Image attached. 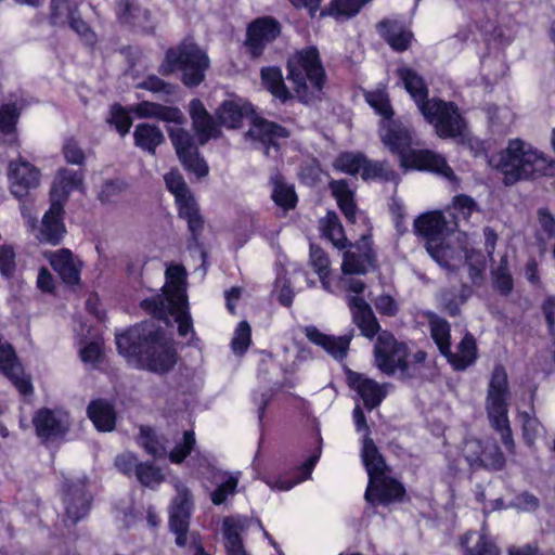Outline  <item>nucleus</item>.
<instances>
[{
    "instance_id": "61",
    "label": "nucleus",
    "mask_w": 555,
    "mask_h": 555,
    "mask_svg": "<svg viewBox=\"0 0 555 555\" xmlns=\"http://www.w3.org/2000/svg\"><path fill=\"white\" fill-rule=\"evenodd\" d=\"M140 441L143 449L152 456L162 457L166 454L165 447L159 442L152 428L141 426Z\"/></svg>"
},
{
    "instance_id": "27",
    "label": "nucleus",
    "mask_w": 555,
    "mask_h": 555,
    "mask_svg": "<svg viewBox=\"0 0 555 555\" xmlns=\"http://www.w3.org/2000/svg\"><path fill=\"white\" fill-rule=\"evenodd\" d=\"M328 189L347 223L354 224L359 208L356 202V192L350 189L348 181L346 179H332L328 182Z\"/></svg>"
},
{
    "instance_id": "45",
    "label": "nucleus",
    "mask_w": 555,
    "mask_h": 555,
    "mask_svg": "<svg viewBox=\"0 0 555 555\" xmlns=\"http://www.w3.org/2000/svg\"><path fill=\"white\" fill-rule=\"evenodd\" d=\"M218 124L228 129H238L242 126L245 112L243 106L233 100H224L216 111Z\"/></svg>"
},
{
    "instance_id": "26",
    "label": "nucleus",
    "mask_w": 555,
    "mask_h": 555,
    "mask_svg": "<svg viewBox=\"0 0 555 555\" xmlns=\"http://www.w3.org/2000/svg\"><path fill=\"white\" fill-rule=\"evenodd\" d=\"M350 309L352 322L360 330L363 337L372 340L383 332L372 307L362 297H352L350 300Z\"/></svg>"
},
{
    "instance_id": "56",
    "label": "nucleus",
    "mask_w": 555,
    "mask_h": 555,
    "mask_svg": "<svg viewBox=\"0 0 555 555\" xmlns=\"http://www.w3.org/2000/svg\"><path fill=\"white\" fill-rule=\"evenodd\" d=\"M251 344V327L245 320L238 322L231 340L232 351L237 356H243Z\"/></svg>"
},
{
    "instance_id": "9",
    "label": "nucleus",
    "mask_w": 555,
    "mask_h": 555,
    "mask_svg": "<svg viewBox=\"0 0 555 555\" xmlns=\"http://www.w3.org/2000/svg\"><path fill=\"white\" fill-rule=\"evenodd\" d=\"M167 131L176 154L183 167L188 171L195 173L197 178L206 177L209 172L208 165L199 155L191 133L181 127L168 128Z\"/></svg>"
},
{
    "instance_id": "54",
    "label": "nucleus",
    "mask_w": 555,
    "mask_h": 555,
    "mask_svg": "<svg viewBox=\"0 0 555 555\" xmlns=\"http://www.w3.org/2000/svg\"><path fill=\"white\" fill-rule=\"evenodd\" d=\"M177 495L173 498L170 505V513L192 516L193 509V495L191 490L182 482L176 485Z\"/></svg>"
},
{
    "instance_id": "7",
    "label": "nucleus",
    "mask_w": 555,
    "mask_h": 555,
    "mask_svg": "<svg viewBox=\"0 0 555 555\" xmlns=\"http://www.w3.org/2000/svg\"><path fill=\"white\" fill-rule=\"evenodd\" d=\"M65 522L77 525L90 513L93 496L89 491L87 476L64 478L60 487Z\"/></svg>"
},
{
    "instance_id": "35",
    "label": "nucleus",
    "mask_w": 555,
    "mask_h": 555,
    "mask_svg": "<svg viewBox=\"0 0 555 555\" xmlns=\"http://www.w3.org/2000/svg\"><path fill=\"white\" fill-rule=\"evenodd\" d=\"M272 186L271 199L285 211L293 210L298 204V196L293 184H288L285 177L279 171H274L269 180Z\"/></svg>"
},
{
    "instance_id": "3",
    "label": "nucleus",
    "mask_w": 555,
    "mask_h": 555,
    "mask_svg": "<svg viewBox=\"0 0 555 555\" xmlns=\"http://www.w3.org/2000/svg\"><path fill=\"white\" fill-rule=\"evenodd\" d=\"M500 167L505 184L555 176V159L530 145L526 146L520 139L508 142L506 150L502 153Z\"/></svg>"
},
{
    "instance_id": "1",
    "label": "nucleus",
    "mask_w": 555,
    "mask_h": 555,
    "mask_svg": "<svg viewBox=\"0 0 555 555\" xmlns=\"http://www.w3.org/2000/svg\"><path fill=\"white\" fill-rule=\"evenodd\" d=\"M119 356L138 369L157 375L170 373L180 357L176 341L157 323L138 322L115 334Z\"/></svg>"
},
{
    "instance_id": "59",
    "label": "nucleus",
    "mask_w": 555,
    "mask_h": 555,
    "mask_svg": "<svg viewBox=\"0 0 555 555\" xmlns=\"http://www.w3.org/2000/svg\"><path fill=\"white\" fill-rule=\"evenodd\" d=\"M222 474L227 476V479L218 485V487L210 493V500L216 506L224 504L230 495L235 494L238 486L237 477L228 475V473Z\"/></svg>"
},
{
    "instance_id": "40",
    "label": "nucleus",
    "mask_w": 555,
    "mask_h": 555,
    "mask_svg": "<svg viewBox=\"0 0 555 555\" xmlns=\"http://www.w3.org/2000/svg\"><path fill=\"white\" fill-rule=\"evenodd\" d=\"M424 317L428 321L430 337L436 344L439 352L444 354L450 353L451 347V325L450 323L439 317L434 311H425Z\"/></svg>"
},
{
    "instance_id": "15",
    "label": "nucleus",
    "mask_w": 555,
    "mask_h": 555,
    "mask_svg": "<svg viewBox=\"0 0 555 555\" xmlns=\"http://www.w3.org/2000/svg\"><path fill=\"white\" fill-rule=\"evenodd\" d=\"M8 178L11 194L22 202L28 196L30 190L40 184L41 172L39 168L20 156L18 159L9 163Z\"/></svg>"
},
{
    "instance_id": "23",
    "label": "nucleus",
    "mask_w": 555,
    "mask_h": 555,
    "mask_svg": "<svg viewBox=\"0 0 555 555\" xmlns=\"http://www.w3.org/2000/svg\"><path fill=\"white\" fill-rule=\"evenodd\" d=\"M248 134L259 141L268 152L270 147L275 151L280 150V139H287L289 137V130L284 126L266 119L264 117L257 116L251 120V128Z\"/></svg>"
},
{
    "instance_id": "16",
    "label": "nucleus",
    "mask_w": 555,
    "mask_h": 555,
    "mask_svg": "<svg viewBox=\"0 0 555 555\" xmlns=\"http://www.w3.org/2000/svg\"><path fill=\"white\" fill-rule=\"evenodd\" d=\"M65 206L61 201L50 199L49 209L44 212L38 230L37 238L42 244L60 245L66 233L64 223Z\"/></svg>"
},
{
    "instance_id": "33",
    "label": "nucleus",
    "mask_w": 555,
    "mask_h": 555,
    "mask_svg": "<svg viewBox=\"0 0 555 555\" xmlns=\"http://www.w3.org/2000/svg\"><path fill=\"white\" fill-rule=\"evenodd\" d=\"M457 353L452 352L444 354L448 362L454 371L462 372L473 365L478 359V347L474 335L469 332L462 337L457 345Z\"/></svg>"
},
{
    "instance_id": "47",
    "label": "nucleus",
    "mask_w": 555,
    "mask_h": 555,
    "mask_svg": "<svg viewBox=\"0 0 555 555\" xmlns=\"http://www.w3.org/2000/svg\"><path fill=\"white\" fill-rule=\"evenodd\" d=\"M363 162H365L364 153L344 151L336 156L332 166L335 171L356 177L361 172Z\"/></svg>"
},
{
    "instance_id": "29",
    "label": "nucleus",
    "mask_w": 555,
    "mask_h": 555,
    "mask_svg": "<svg viewBox=\"0 0 555 555\" xmlns=\"http://www.w3.org/2000/svg\"><path fill=\"white\" fill-rule=\"evenodd\" d=\"M314 442L315 447L312 450L311 454L308 456V459L304 463L295 467V477L292 479L278 477L274 481L275 488H278L279 490L287 491L291 490L296 485H298L299 482H302L311 477V474L315 465L318 464L322 453V437L319 433L314 438Z\"/></svg>"
},
{
    "instance_id": "11",
    "label": "nucleus",
    "mask_w": 555,
    "mask_h": 555,
    "mask_svg": "<svg viewBox=\"0 0 555 555\" xmlns=\"http://www.w3.org/2000/svg\"><path fill=\"white\" fill-rule=\"evenodd\" d=\"M400 165L404 169L430 172L440 176L451 182L457 180V177L454 170L448 164L447 158L433 150L412 149L405 155V157L402 158Z\"/></svg>"
},
{
    "instance_id": "22",
    "label": "nucleus",
    "mask_w": 555,
    "mask_h": 555,
    "mask_svg": "<svg viewBox=\"0 0 555 555\" xmlns=\"http://www.w3.org/2000/svg\"><path fill=\"white\" fill-rule=\"evenodd\" d=\"M376 29L383 40L397 53L409 50L414 40L413 31L396 20L384 18L377 23Z\"/></svg>"
},
{
    "instance_id": "48",
    "label": "nucleus",
    "mask_w": 555,
    "mask_h": 555,
    "mask_svg": "<svg viewBox=\"0 0 555 555\" xmlns=\"http://www.w3.org/2000/svg\"><path fill=\"white\" fill-rule=\"evenodd\" d=\"M169 304V313L175 318L176 323L178 324V335L180 337H186L190 333L195 334L193 326V319L189 308V300L185 302H168Z\"/></svg>"
},
{
    "instance_id": "28",
    "label": "nucleus",
    "mask_w": 555,
    "mask_h": 555,
    "mask_svg": "<svg viewBox=\"0 0 555 555\" xmlns=\"http://www.w3.org/2000/svg\"><path fill=\"white\" fill-rule=\"evenodd\" d=\"M396 75L420 109L430 101L427 82L415 69L409 66H401L397 68Z\"/></svg>"
},
{
    "instance_id": "60",
    "label": "nucleus",
    "mask_w": 555,
    "mask_h": 555,
    "mask_svg": "<svg viewBox=\"0 0 555 555\" xmlns=\"http://www.w3.org/2000/svg\"><path fill=\"white\" fill-rule=\"evenodd\" d=\"M360 173L363 181L388 180L390 171L387 169L385 162L372 160L365 155V162H363Z\"/></svg>"
},
{
    "instance_id": "13",
    "label": "nucleus",
    "mask_w": 555,
    "mask_h": 555,
    "mask_svg": "<svg viewBox=\"0 0 555 555\" xmlns=\"http://www.w3.org/2000/svg\"><path fill=\"white\" fill-rule=\"evenodd\" d=\"M446 227V218L438 210L422 214L414 220L415 233L426 240V249L436 260H439L444 254L442 234Z\"/></svg>"
},
{
    "instance_id": "43",
    "label": "nucleus",
    "mask_w": 555,
    "mask_h": 555,
    "mask_svg": "<svg viewBox=\"0 0 555 555\" xmlns=\"http://www.w3.org/2000/svg\"><path fill=\"white\" fill-rule=\"evenodd\" d=\"M361 457L369 477H371V473L373 472L378 474L383 473L384 470H390L385 457L379 452L374 440L367 435H365L363 438Z\"/></svg>"
},
{
    "instance_id": "12",
    "label": "nucleus",
    "mask_w": 555,
    "mask_h": 555,
    "mask_svg": "<svg viewBox=\"0 0 555 555\" xmlns=\"http://www.w3.org/2000/svg\"><path fill=\"white\" fill-rule=\"evenodd\" d=\"M388 470L371 473L364 493L366 502L371 505H388L402 502L406 495L405 487L398 479L388 476Z\"/></svg>"
},
{
    "instance_id": "20",
    "label": "nucleus",
    "mask_w": 555,
    "mask_h": 555,
    "mask_svg": "<svg viewBox=\"0 0 555 555\" xmlns=\"http://www.w3.org/2000/svg\"><path fill=\"white\" fill-rule=\"evenodd\" d=\"M189 115L192 120V129L199 144L204 145L211 139H218L222 134L218 120L209 114L198 98L190 101Z\"/></svg>"
},
{
    "instance_id": "25",
    "label": "nucleus",
    "mask_w": 555,
    "mask_h": 555,
    "mask_svg": "<svg viewBox=\"0 0 555 555\" xmlns=\"http://www.w3.org/2000/svg\"><path fill=\"white\" fill-rule=\"evenodd\" d=\"M178 217L188 224L191 238L197 242L201 237L205 219L201 214L199 205L192 192L175 199Z\"/></svg>"
},
{
    "instance_id": "46",
    "label": "nucleus",
    "mask_w": 555,
    "mask_h": 555,
    "mask_svg": "<svg viewBox=\"0 0 555 555\" xmlns=\"http://www.w3.org/2000/svg\"><path fill=\"white\" fill-rule=\"evenodd\" d=\"M132 106H124L120 103H113L108 109V117L106 122L114 127L116 132L120 137H126L133 125V118L131 117Z\"/></svg>"
},
{
    "instance_id": "24",
    "label": "nucleus",
    "mask_w": 555,
    "mask_h": 555,
    "mask_svg": "<svg viewBox=\"0 0 555 555\" xmlns=\"http://www.w3.org/2000/svg\"><path fill=\"white\" fill-rule=\"evenodd\" d=\"M133 114L141 119L154 118L158 121L183 125L186 118L178 106L164 105L152 101H141L132 106Z\"/></svg>"
},
{
    "instance_id": "36",
    "label": "nucleus",
    "mask_w": 555,
    "mask_h": 555,
    "mask_svg": "<svg viewBox=\"0 0 555 555\" xmlns=\"http://www.w3.org/2000/svg\"><path fill=\"white\" fill-rule=\"evenodd\" d=\"M165 141V134L156 124L140 122L134 128V145L150 155H155L157 147Z\"/></svg>"
},
{
    "instance_id": "38",
    "label": "nucleus",
    "mask_w": 555,
    "mask_h": 555,
    "mask_svg": "<svg viewBox=\"0 0 555 555\" xmlns=\"http://www.w3.org/2000/svg\"><path fill=\"white\" fill-rule=\"evenodd\" d=\"M320 231L324 238L328 240L336 248L343 250L352 246L348 241L341 221L334 210H327L320 219Z\"/></svg>"
},
{
    "instance_id": "6",
    "label": "nucleus",
    "mask_w": 555,
    "mask_h": 555,
    "mask_svg": "<svg viewBox=\"0 0 555 555\" xmlns=\"http://www.w3.org/2000/svg\"><path fill=\"white\" fill-rule=\"evenodd\" d=\"M373 354L375 365L382 373L391 376L399 371L403 378L415 376L408 362L406 344L399 341L391 332L385 330L378 334Z\"/></svg>"
},
{
    "instance_id": "44",
    "label": "nucleus",
    "mask_w": 555,
    "mask_h": 555,
    "mask_svg": "<svg viewBox=\"0 0 555 555\" xmlns=\"http://www.w3.org/2000/svg\"><path fill=\"white\" fill-rule=\"evenodd\" d=\"M477 532L474 530L466 531L460 538V544L464 548V555H501V550L489 537L481 533L474 546H469L472 538Z\"/></svg>"
},
{
    "instance_id": "55",
    "label": "nucleus",
    "mask_w": 555,
    "mask_h": 555,
    "mask_svg": "<svg viewBox=\"0 0 555 555\" xmlns=\"http://www.w3.org/2000/svg\"><path fill=\"white\" fill-rule=\"evenodd\" d=\"M166 297L165 295H155L152 297L144 298L140 302V307L143 311L150 314L153 319L157 321H163L168 324V314L169 313V305L166 306Z\"/></svg>"
},
{
    "instance_id": "21",
    "label": "nucleus",
    "mask_w": 555,
    "mask_h": 555,
    "mask_svg": "<svg viewBox=\"0 0 555 555\" xmlns=\"http://www.w3.org/2000/svg\"><path fill=\"white\" fill-rule=\"evenodd\" d=\"M307 339L313 345L321 347L327 354L337 361L344 360L349 351L353 338V330L341 336L328 335L321 332L314 325L305 327Z\"/></svg>"
},
{
    "instance_id": "2",
    "label": "nucleus",
    "mask_w": 555,
    "mask_h": 555,
    "mask_svg": "<svg viewBox=\"0 0 555 555\" xmlns=\"http://www.w3.org/2000/svg\"><path fill=\"white\" fill-rule=\"evenodd\" d=\"M210 65L207 51L188 35L165 50L158 73L164 77L177 76L185 88L193 89L206 80Z\"/></svg>"
},
{
    "instance_id": "42",
    "label": "nucleus",
    "mask_w": 555,
    "mask_h": 555,
    "mask_svg": "<svg viewBox=\"0 0 555 555\" xmlns=\"http://www.w3.org/2000/svg\"><path fill=\"white\" fill-rule=\"evenodd\" d=\"M309 262L318 274L322 287L327 292L332 291L331 260L327 253L317 244H310Z\"/></svg>"
},
{
    "instance_id": "58",
    "label": "nucleus",
    "mask_w": 555,
    "mask_h": 555,
    "mask_svg": "<svg viewBox=\"0 0 555 555\" xmlns=\"http://www.w3.org/2000/svg\"><path fill=\"white\" fill-rule=\"evenodd\" d=\"M189 516H183L169 512V529L176 535V544L180 547H184L188 543V532L190 529Z\"/></svg>"
},
{
    "instance_id": "50",
    "label": "nucleus",
    "mask_w": 555,
    "mask_h": 555,
    "mask_svg": "<svg viewBox=\"0 0 555 555\" xmlns=\"http://www.w3.org/2000/svg\"><path fill=\"white\" fill-rule=\"evenodd\" d=\"M366 103L382 116V121L393 118L395 111L391 106L389 94L385 89H376L365 93Z\"/></svg>"
},
{
    "instance_id": "14",
    "label": "nucleus",
    "mask_w": 555,
    "mask_h": 555,
    "mask_svg": "<svg viewBox=\"0 0 555 555\" xmlns=\"http://www.w3.org/2000/svg\"><path fill=\"white\" fill-rule=\"evenodd\" d=\"M0 373L7 377L22 396H31V378L25 375L24 366L13 345L0 335Z\"/></svg>"
},
{
    "instance_id": "37",
    "label": "nucleus",
    "mask_w": 555,
    "mask_h": 555,
    "mask_svg": "<svg viewBox=\"0 0 555 555\" xmlns=\"http://www.w3.org/2000/svg\"><path fill=\"white\" fill-rule=\"evenodd\" d=\"M260 80L262 87L281 103H286L293 99V94L285 85L283 73L279 66H263L260 69Z\"/></svg>"
},
{
    "instance_id": "10",
    "label": "nucleus",
    "mask_w": 555,
    "mask_h": 555,
    "mask_svg": "<svg viewBox=\"0 0 555 555\" xmlns=\"http://www.w3.org/2000/svg\"><path fill=\"white\" fill-rule=\"evenodd\" d=\"M282 33L281 23L273 16H260L253 20L246 28L245 46L253 59L263 55L268 44L275 41Z\"/></svg>"
},
{
    "instance_id": "17",
    "label": "nucleus",
    "mask_w": 555,
    "mask_h": 555,
    "mask_svg": "<svg viewBox=\"0 0 555 555\" xmlns=\"http://www.w3.org/2000/svg\"><path fill=\"white\" fill-rule=\"evenodd\" d=\"M379 134L384 145L392 154L399 156L400 162L412 150V130L399 118L380 121Z\"/></svg>"
},
{
    "instance_id": "5",
    "label": "nucleus",
    "mask_w": 555,
    "mask_h": 555,
    "mask_svg": "<svg viewBox=\"0 0 555 555\" xmlns=\"http://www.w3.org/2000/svg\"><path fill=\"white\" fill-rule=\"evenodd\" d=\"M508 377L502 364L494 365L487 389L486 411L492 428L500 433L506 449L514 448L513 433L508 420Z\"/></svg>"
},
{
    "instance_id": "57",
    "label": "nucleus",
    "mask_w": 555,
    "mask_h": 555,
    "mask_svg": "<svg viewBox=\"0 0 555 555\" xmlns=\"http://www.w3.org/2000/svg\"><path fill=\"white\" fill-rule=\"evenodd\" d=\"M134 476L142 486L149 488L159 485L164 480L160 468L153 462H140Z\"/></svg>"
},
{
    "instance_id": "41",
    "label": "nucleus",
    "mask_w": 555,
    "mask_h": 555,
    "mask_svg": "<svg viewBox=\"0 0 555 555\" xmlns=\"http://www.w3.org/2000/svg\"><path fill=\"white\" fill-rule=\"evenodd\" d=\"M243 531L244 525L240 520L231 516L224 517L222 533L227 555H248L243 543Z\"/></svg>"
},
{
    "instance_id": "63",
    "label": "nucleus",
    "mask_w": 555,
    "mask_h": 555,
    "mask_svg": "<svg viewBox=\"0 0 555 555\" xmlns=\"http://www.w3.org/2000/svg\"><path fill=\"white\" fill-rule=\"evenodd\" d=\"M167 190L175 199L191 192L182 175L178 170H170L164 176Z\"/></svg>"
},
{
    "instance_id": "8",
    "label": "nucleus",
    "mask_w": 555,
    "mask_h": 555,
    "mask_svg": "<svg viewBox=\"0 0 555 555\" xmlns=\"http://www.w3.org/2000/svg\"><path fill=\"white\" fill-rule=\"evenodd\" d=\"M420 111L425 119L435 127L439 138L449 139L462 134L463 118L454 102L434 99Z\"/></svg>"
},
{
    "instance_id": "18",
    "label": "nucleus",
    "mask_w": 555,
    "mask_h": 555,
    "mask_svg": "<svg viewBox=\"0 0 555 555\" xmlns=\"http://www.w3.org/2000/svg\"><path fill=\"white\" fill-rule=\"evenodd\" d=\"M346 382L348 387L356 391L362 399L363 405L367 411L379 406L387 396V390L384 385H380L363 373L347 369Z\"/></svg>"
},
{
    "instance_id": "51",
    "label": "nucleus",
    "mask_w": 555,
    "mask_h": 555,
    "mask_svg": "<svg viewBox=\"0 0 555 555\" xmlns=\"http://www.w3.org/2000/svg\"><path fill=\"white\" fill-rule=\"evenodd\" d=\"M492 286L501 296H508L514 289V280L508 270L507 260L502 258L491 271Z\"/></svg>"
},
{
    "instance_id": "4",
    "label": "nucleus",
    "mask_w": 555,
    "mask_h": 555,
    "mask_svg": "<svg viewBox=\"0 0 555 555\" xmlns=\"http://www.w3.org/2000/svg\"><path fill=\"white\" fill-rule=\"evenodd\" d=\"M286 79L293 83V89L302 103H307L309 86L313 90L323 91L327 76L317 46H307L291 54L285 64Z\"/></svg>"
},
{
    "instance_id": "53",
    "label": "nucleus",
    "mask_w": 555,
    "mask_h": 555,
    "mask_svg": "<svg viewBox=\"0 0 555 555\" xmlns=\"http://www.w3.org/2000/svg\"><path fill=\"white\" fill-rule=\"evenodd\" d=\"M196 446L194 430H185L182 440L177 442L172 450L168 453V459L172 464H181L192 453Z\"/></svg>"
},
{
    "instance_id": "31",
    "label": "nucleus",
    "mask_w": 555,
    "mask_h": 555,
    "mask_svg": "<svg viewBox=\"0 0 555 555\" xmlns=\"http://www.w3.org/2000/svg\"><path fill=\"white\" fill-rule=\"evenodd\" d=\"M21 113V108L15 102L4 103L0 106V134L3 135L2 144L5 146H20L17 125Z\"/></svg>"
},
{
    "instance_id": "19",
    "label": "nucleus",
    "mask_w": 555,
    "mask_h": 555,
    "mask_svg": "<svg viewBox=\"0 0 555 555\" xmlns=\"http://www.w3.org/2000/svg\"><path fill=\"white\" fill-rule=\"evenodd\" d=\"M33 426L36 436L44 443L64 438L69 430L67 420L46 406L34 413Z\"/></svg>"
},
{
    "instance_id": "32",
    "label": "nucleus",
    "mask_w": 555,
    "mask_h": 555,
    "mask_svg": "<svg viewBox=\"0 0 555 555\" xmlns=\"http://www.w3.org/2000/svg\"><path fill=\"white\" fill-rule=\"evenodd\" d=\"M166 286L164 295L167 302H185L186 294V270L182 264H170L165 271Z\"/></svg>"
},
{
    "instance_id": "52",
    "label": "nucleus",
    "mask_w": 555,
    "mask_h": 555,
    "mask_svg": "<svg viewBox=\"0 0 555 555\" xmlns=\"http://www.w3.org/2000/svg\"><path fill=\"white\" fill-rule=\"evenodd\" d=\"M66 26L78 35L85 46L89 48L95 47L98 36L92 27L81 17L79 10L74 11Z\"/></svg>"
},
{
    "instance_id": "62",
    "label": "nucleus",
    "mask_w": 555,
    "mask_h": 555,
    "mask_svg": "<svg viewBox=\"0 0 555 555\" xmlns=\"http://www.w3.org/2000/svg\"><path fill=\"white\" fill-rule=\"evenodd\" d=\"M341 271L346 275H364L367 273V268L359 254L347 250L343 255Z\"/></svg>"
},
{
    "instance_id": "30",
    "label": "nucleus",
    "mask_w": 555,
    "mask_h": 555,
    "mask_svg": "<svg viewBox=\"0 0 555 555\" xmlns=\"http://www.w3.org/2000/svg\"><path fill=\"white\" fill-rule=\"evenodd\" d=\"M87 416L98 431L109 433L116 427L115 408L105 399L91 400L87 406Z\"/></svg>"
},
{
    "instance_id": "34",
    "label": "nucleus",
    "mask_w": 555,
    "mask_h": 555,
    "mask_svg": "<svg viewBox=\"0 0 555 555\" xmlns=\"http://www.w3.org/2000/svg\"><path fill=\"white\" fill-rule=\"evenodd\" d=\"M52 269L67 285H77L80 282V268L74 261V255L68 248H61L50 258Z\"/></svg>"
},
{
    "instance_id": "49",
    "label": "nucleus",
    "mask_w": 555,
    "mask_h": 555,
    "mask_svg": "<svg viewBox=\"0 0 555 555\" xmlns=\"http://www.w3.org/2000/svg\"><path fill=\"white\" fill-rule=\"evenodd\" d=\"M78 10L69 0H51L49 5L48 22L53 27L64 28L70 16Z\"/></svg>"
},
{
    "instance_id": "64",
    "label": "nucleus",
    "mask_w": 555,
    "mask_h": 555,
    "mask_svg": "<svg viewBox=\"0 0 555 555\" xmlns=\"http://www.w3.org/2000/svg\"><path fill=\"white\" fill-rule=\"evenodd\" d=\"M63 155L65 160L72 165H83L86 155L75 138H68L63 144Z\"/></svg>"
},
{
    "instance_id": "39",
    "label": "nucleus",
    "mask_w": 555,
    "mask_h": 555,
    "mask_svg": "<svg viewBox=\"0 0 555 555\" xmlns=\"http://www.w3.org/2000/svg\"><path fill=\"white\" fill-rule=\"evenodd\" d=\"M59 183L54 184L50 192L52 201H61L65 206L73 190L83 189V175L80 171L68 169L59 170Z\"/></svg>"
}]
</instances>
